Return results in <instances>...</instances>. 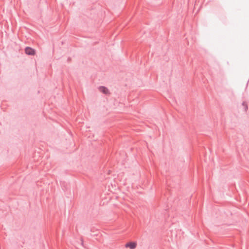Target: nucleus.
<instances>
[{
    "instance_id": "2",
    "label": "nucleus",
    "mask_w": 249,
    "mask_h": 249,
    "mask_svg": "<svg viewBox=\"0 0 249 249\" xmlns=\"http://www.w3.org/2000/svg\"><path fill=\"white\" fill-rule=\"evenodd\" d=\"M125 247L130 249H134L137 247V243L134 242H128L125 244Z\"/></svg>"
},
{
    "instance_id": "3",
    "label": "nucleus",
    "mask_w": 249,
    "mask_h": 249,
    "mask_svg": "<svg viewBox=\"0 0 249 249\" xmlns=\"http://www.w3.org/2000/svg\"><path fill=\"white\" fill-rule=\"evenodd\" d=\"M99 90L105 94H109L108 89L105 87H101L99 88Z\"/></svg>"
},
{
    "instance_id": "1",
    "label": "nucleus",
    "mask_w": 249,
    "mask_h": 249,
    "mask_svg": "<svg viewBox=\"0 0 249 249\" xmlns=\"http://www.w3.org/2000/svg\"><path fill=\"white\" fill-rule=\"evenodd\" d=\"M25 53L28 55H34L36 53L35 50L31 48H30V47H26L25 48Z\"/></svg>"
}]
</instances>
